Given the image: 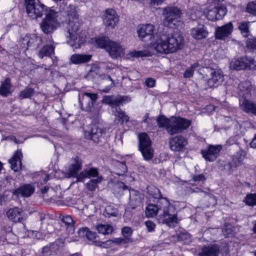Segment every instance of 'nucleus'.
I'll return each instance as SVG.
<instances>
[{"label": "nucleus", "mask_w": 256, "mask_h": 256, "mask_svg": "<svg viewBox=\"0 0 256 256\" xmlns=\"http://www.w3.org/2000/svg\"><path fill=\"white\" fill-rule=\"evenodd\" d=\"M145 225L148 232H150L154 230L156 224L152 220H147L145 222Z\"/></svg>", "instance_id": "59"}, {"label": "nucleus", "mask_w": 256, "mask_h": 256, "mask_svg": "<svg viewBox=\"0 0 256 256\" xmlns=\"http://www.w3.org/2000/svg\"><path fill=\"white\" fill-rule=\"evenodd\" d=\"M165 0H150V3L152 5L158 6L161 4Z\"/></svg>", "instance_id": "63"}, {"label": "nucleus", "mask_w": 256, "mask_h": 256, "mask_svg": "<svg viewBox=\"0 0 256 256\" xmlns=\"http://www.w3.org/2000/svg\"><path fill=\"white\" fill-rule=\"evenodd\" d=\"M219 247L216 244H211L210 246H204L199 253V256H218L219 252Z\"/></svg>", "instance_id": "31"}, {"label": "nucleus", "mask_w": 256, "mask_h": 256, "mask_svg": "<svg viewBox=\"0 0 256 256\" xmlns=\"http://www.w3.org/2000/svg\"><path fill=\"white\" fill-rule=\"evenodd\" d=\"M194 65H192L190 67L186 68L184 74V78H190L192 77L194 74Z\"/></svg>", "instance_id": "57"}, {"label": "nucleus", "mask_w": 256, "mask_h": 256, "mask_svg": "<svg viewBox=\"0 0 256 256\" xmlns=\"http://www.w3.org/2000/svg\"><path fill=\"white\" fill-rule=\"evenodd\" d=\"M67 14L70 18L72 19L70 20H78V14L74 6L70 7V10H67Z\"/></svg>", "instance_id": "54"}, {"label": "nucleus", "mask_w": 256, "mask_h": 256, "mask_svg": "<svg viewBox=\"0 0 256 256\" xmlns=\"http://www.w3.org/2000/svg\"><path fill=\"white\" fill-rule=\"evenodd\" d=\"M191 34L194 39L202 40L207 37L208 32L204 24H198L192 29Z\"/></svg>", "instance_id": "26"}, {"label": "nucleus", "mask_w": 256, "mask_h": 256, "mask_svg": "<svg viewBox=\"0 0 256 256\" xmlns=\"http://www.w3.org/2000/svg\"><path fill=\"white\" fill-rule=\"evenodd\" d=\"M22 154L20 150H16L13 156L8 160L11 168L14 172H18L22 168Z\"/></svg>", "instance_id": "24"}, {"label": "nucleus", "mask_w": 256, "mask_h": 256, "mask_svg": "<svg viewBox=\"0 0 256 256\" xmlns=\"http://www.w3.org/2000/svg\"><path fill=\"white\" fill-rule=\"evenodd\" d=\"M106 50L113 58H118L123 56L124 54V48L120 43L110 40L108 45L106 46Z\"/></svg>", "instance_id": "16"}, {"label": "nucleus", "mask_w": 256, "mask_h": 256, "mask_svg": "<svg viewBox=\"0 0 256 256\" xmlns=\"http://www.w3.org/2000/svg\"><path fill=\"white\" fill-rule=\"evenodd\" d=\"M250 144L251 148H256V134H255L252 142H250Z\"/></svg>", "instance_id": "64"}, {"label": "nucleus", "mask_w": 256, "mask_h": 256, "mask_svg": "<svg viewBox=\"0 0 256 256\" xmlns=\"http://www.w3.org/2000/svg\"><path fill=\"white\" fill-rule=\"evenodd\" d=\"M138 148L146 160H151L154 156L151 140L148 135L142 132L138 134Z\"/></svg>", "instance_id": "10"}, {"label": "nucleus", "mask_w": 256, "mask_h": 256, "mask_svg": "<svg viewBox=\"0 0 256 256\" xmlns=\"http://www.w3.org/2000/svg\"><path fill=\"white\" fill-rule=\"evenodd\" d=\"M104 25L108 28H114L119 21V18L116 12L112 8L105 10L102 15Z\"/></svg>", "instance_id": "12"}, {"label": "nucleus", "mask_w": 256, "mask_h": 256, "mask_svg": "<svg viewBox=\"0 0 256 256\" xmlns=\"http://www.w3.org/2000/svg\"><path fill=\"white\" fill-rule=\"evenodd\" d=\"M58 12L53 10L48 9V10L46 13V18L40 24V28L44 33L50 34L56 29L58 26Z\"/></svg>", "instance_id": "7"}, {"label": "nucleus", "mask_w": 256, "mask_h": 256, "mask_svg": "<svg viewBox=\"0 0 256 256\" xmlns=\"http://www.w3.org/2000/svg\"><path fill=\"white\" fill-rule=\"evenodd\" d=\"M58 240L44 246L42 248L40 256L56 255L60 250Z\"/></svg>", "instance_id": "27"}, {"label": "nucleus", "mask_w": 256, "mask_h": 256, "mask_svg": "<svg viewBox=\"0 0 256 256\" xmlns=\"http://www.w3.org/2000/svg\"><path fill=\"white\" fill-rule=\"evenodd\" d=\"M96 229L98 232L104 235L108 234L113 232V228L110 224H100L96 226Z\"/></svg>", "instance_id": "40"}, {"label": "nucleus", "mask_w": 256, "mask_h": 256, "mask_svg": "<svg viewBox=\"0 0 256 256\" xmlns=\"http://www.w3.org/2000/svg\"><path fill=\"white\" fill-rule=\"evenodd\" d=\"M246 204L252 206L256 205V194H248L244 199Z\"/></svg>", "instance_id": "50"}, {"label": "nucleus", "mask_w": 256, "mask_h": 256, "mask_svg": "<svg viewBox=\"0 0 256 256\" xmlns=\"http://www.w3.org/2000/svg\"><path fill=\"white\" fill-rule=\"evenodd\" d=\"M132 240H130L128 238H124V237L114 238L112 240V244L117 246H122L123 244H127L132 242Z\"/></svg>", "instance_id": "49"}, {"label": "nucleus", "mask_w": 256, "mask_h": 256, "mask_svg": "<svg viewBox=\"0 0 256 256\" xmlns=\"http://www.w3.org/2000/svg\"><path fill=\"white\" fill-rule=\"evenodd\" d=\"M145 212L146 216L148 218H152L158 214L159 222L169 227H175L178 222L175 207L166 198L158 200L156 204H148Z\"/></svg>", "instance_id": "1"}, {"label": "nucleus", "mask_w": 256, "mask_h": 256, "mask_svg": "<svg viewBox=\"0 0 256 256\" xmlns=\"http://www.w3.org/2000/svg\"><path fill=\"white\" fill-rule=\"evenodd\" d=\"M246 10L248 12L256 16V2H249L247 5Z\"/></svg>", "instance_id": "53"}, {"label": "nucleus", "mask_w": 256, "mask_h": 256, "mask_svg": "<svg viewBox=\"0 0 256 256\" xmlns=\"http://www.w3.org/2000/svg\"><path fill=\"white\" fill-rule=\"evenodd\" d=\"M98 98L96 93H84L82 97L79 98L82 108L86 111L90 110Z\"/></svg>", "instance_id": "14"}, {"label": "nucleus", "mask_w": 256, "mask_h": 256, "mask_svg": "<svg viewBox=\"0 0 256 256\" xmlns=\"http://www.w3.org/2000/svg\"><path fill=\"white\" fill-rule=\"evenodd\" d=\"M233 30V25L230 22L222 26L216 28L215 37L216 39L225 40L232 34Z\"/></svg>", "instance_id": "17"}, {"label": "nucleus", "mask_w": 256, "mask_h": 256, "mask_svg": "<svg viewBox=\"0 0 256 256\" xmlns=\"http://www.w3.org/2000/svg\"><path fill=\"white\" fill-rule=\"evenodd\" d=\"M235 64H254V61L253 59L248 57H242L238 58L237 60L235 62Z\"/></svg>", "instance_id": "52"}, {"label": "nucleus", "mask_w": 256, "mask_h": 256, "mask_svg": "<svg viewBox=\"0 0 256 256\" xmlns=\"http://www.w3.org/2000/svg\"><path fill=\"white\" fill-rule=\"evenodd\" d=\"M248 24V22H242L240 23L238 26L239 30H240L242 34L244 37L248 36L250 34Z\"/></svg>", "instance_id": "47"}, {"label": "nucleus", "mask_w": 256, "mask_h": 256, "mask_svg": "<svg viewBox=\"0 0 256 256\" xmlns=\"http://www.w3.org/2000/svg\"><path fill=\"white\" fill-rule=\"evenodd\" d=\"M82 168V160L78 156L72 158L68 164V168L65 173V176L67 178H76V182H78V172Z\"/></svg>", "instance_id": "11"}, {"label": "nucleus", "mask_w": 256, "mask_h": 256, "mask_svg": "<svg viewBox=\"0 0 256 256\" xmlns=\"http://www.w3.org/2000/svg\"><path fill=\"white\" fill-rule=\"evenodd\" d=\"M191 120L180 116L170 118V124L167 128V132L170 135L182 133L190 125Z\"/></svg>", "instance_id": "8"}, {"label": "nucleus", "mask_w": 256, "mask_h": 256, "mask_svg": "<svg viewBox=\"0 0 256 256\" xmlns=\"http://www.w3.org/2000/svg\"><path fill=\"white\" fill-rule=\"evenodd\" d=\"M66 36L68 40L74 48H80L86 41L85 32L80 30V24L78 20H70L66 28Z\"/></svg>", "instance_id": "3"}, {"label": "nucleus", "mask_w": 256, "mask_h": 256, "mask_svg": "<svg viewBox=\"0 0 256 256\" xmlns=\"http://www.w3.org/2000/svg\"><path fill=\"white\" fill-rule=\"evenodd\" d=\"M154 26L150 24H141L137 27V32L140 39L148 42L154 36Z\"/></svg>", "instance_id": "15"}, {"label": "nucleus", "mask_w": 256, "mask_h": 256, "mask_svg": "<svg viewBox=\"0 0 256 256\" xmlns=\"http://www.w3.org/2000/svg\"><path fill=\"white\" fill-rule=\"evenodd\" d=\"M240 106L244 112L256 116V102L244 98L240 100Z\"/></svg>", "instance_id": "22"}, {"label": "nucleus", "mask_w": 256, "mask_h": 256, "mask_svg": "<svg viewBox=\"0 0 256 256\" xmlns=\"http://www.w3.org/2000/svg\"><path fill=\"white\" fill-rule=\"evenodd\" d=\"M114 114L117 117L118 122L121 124H122L124 122H127L129 121V116L126 114V113L122 110L120 108H116L115 111L113 112Z\"/></svg>", "instance_id": "38"}, {"label": "nucleus", "mask_w": 256, "mask_h": 256, "mask_svg": "<svg viewBox=\"0 0 256 256\" xmlns=\"http://www.w3.org/2000/svg\"><path fill=\"white\" fill-rule=\"evenodd\" d=\"M115 68L106 66L104 68H101L98 65H92L91 69L88 70L86 78L89 80L99 78L104 80L102 84H107V86L102 88L101 90L104 92H108L114 86V82L108 74L109 70L113 71Z\"/></svg>", "instance_id": "4"}, {"label": "nucleus", "mask_w": 256, "mask_h": 256, "mask_svg": "<svg viewBox=\"0 0 256 256\" xmlns=\"http://www.w3.org/2000/svg\"><path fill=\"white\" fill-rule=\"evenodd\" d=\"M92 55L85 54H74L70 57V60L74 64L87 63L92 58Z\"/></svg>", "instance_id": "33"}, {"label": "nucleus", "mask_w": 256, "mask_h": 256, "mask_svg": "<svg viewBox=\"0 0 256 256\" xmlns=\"http://www.w3.org/2000/svg\"><path fill=\"white\" fill-rule=\"evenodd\" d=\"M110 40L106 38H95L94 42L96 46L100 48H104L106 50V46L108 45Z\"/></svg>", "instance_id": "45"}, {"label": "nucleus", "mask_w": 256, "mask_h": 256, "mask_svg": "<svg viewBox=\"0 0 256 256\" xmlns=\"http://www.w3.org/2000/svg\"><path fill=\"white\" fill-rule=\"evenodd\" d=\"M6 215L10 220L14 222H22L24 220L23 210L18 207L10 208Z\"/></svg>", "instance_id": "20"}, {"label": "nucleus", "mask_w": 256, "mask_h": 256, "mask_svg": "<svg viewBox=\"0 0 256 256\" xmlns=\"http://www.w3.org/2000/svg\"><path fill=\"white\" fill-rule=\"evenodd\" d=\"M25 4L26 12L32 19L41 18L48 10L47 7L39 0H25Z\"/></svg>", "instance_id": "6"}, {"label": "nucleus", "mask_w": 256, "mask_h": 256, "mask_svg": "<svg viewBox=\"0 0 256 256\" xmlns=\"http://www.w3.org/2000/svg\"><path fill=\"white\" fill-rule=\"evenodd\" d=\"M184 43V40L180 32L166 31L165 34L160 33L151 44L158 52L168 54L182 49Z\"/></svg>", "instance_id": "2"}, {"label": "nucleus", "mask_w": 256, "mask_h": 256, "mask_svg": "<svg viewBox=\"0 0 256 256\" xmlns=\"http://www.w3.org/2000/svg\"><path fill=\"white\" fill-rule=\"evenodd\" d=\"M204 10L200 6H194L192 8L189 9L188 14L192 20H196L201 18L204 15Z\"/></svg>", "instance_id": "35"}, {"label": "nucleus", "mask_w": 256, "mask_h": 256, "mask_svg": "<svg viewBox=\"0 0 256 256\" xmlns=\"http://www.w3.org/2000/svg\"><path fill=\"white\" fill-rule=\"evenodd\" d=\"M246 155V151L242 149H240L237 151L236 155L234 156L233 158L234 166L237 167L242 164V162L244 159Z\"/></svg>", "instance_id": "37"}, {"label": "nucleus", "mask_w": 256, "mask_h": 256, "mask_svg": "<svg viewBox=\"0 0 256 256\" xmlns=\"http://www.w3.org/2000/svg\"><path fill=\"white\" fill-rule=\"evenodd\" d=\"M34 90L29 87L26 88L19 94V97L20 99L30 98L34 94Z\"/></svg>", "instance_id": "43"}, {"label": "nucleus", "mask_w": 256, "mask_h": 256, "mask_svg": "<svg viewBox=\"0 0 256 256\" xmlns=\"http://www.w3.org/2000/svg\"><path fill=\"white\" fill-rule=\"evenodd\" d=\"M60 218L66 227V230L68 234H72L74 233V221L70 216L66 215L65 216H60Z\"/></svg>", "instance_id": "32"}, {"label": "nucleus", "mask_w": 256, "mask_h": 256, "mask_svg": "<svg viewBox=\"0 0 256 256\" xmlns=\"http://www.w3.org/2000/svg\"><path fill=\"white\" fill-rule=\"evenodd\" d=\"M106 214L108 216H117L118 215V209L113 206H108L105 208Z\"/></svg>", "instance_id": "48"}, {"label": "nucleus", "mask_w": 256, "mask_h": 256, "mask_svg": "<svg viewBox=\"0 0 256 256\" xmlns=\"http://www.w3.org/2000/svg\"><path fill=\"white\" fill-rule=\"evenodd\" d=\"M146 85L149 88H153L155 86L156 81L154 78H148L145 81Z\"/></svg>", "instance_id": "61"}, {"label": "nucleus", "mask_w": 256, "mask_h": 256, "mask_svg": "<svg viewBox=\"0 0 256 256\" xmlns=\"http://www.w3.org/2000/svg\"><path fill=\"white\" fill-rule=\"evenodd\" d=\"M238 88L243 92L244 96L248 94L250 92V83L248 81L242 82L239 84Z\"/></svg>", "instance_id": "46"}, {"label": "nucleus", "mask_w": 256, "mask_h": 256, "mask_svg": "<svg viewBox=\"0 0 256 256\" xmlns=\"http://www.w3.org/2000/svg\"><path fill=\"white\" fill-rule=\"evenodd\" d=\"M130 205L132 208L140 206L142 202L140 196L138 192L130 191Z\"/></svg>", "instance_id": "34"}, {"label": "nucleus", "mask_w": 256, "mask_h": 256, "mask_svg": "<svg viewBox=\"0 0 256 256\" xmlns=\"http://www.w3.org/2000/svg\"><path fill=\"white\" fill-rule=\"evenodd\" d=\"M170 118H168L164 116H160L156 118V122L159 128H164L167 131V128L170 124Z\"/></svg>", "instance_id": "42"}, {"label": "nucleus", "mask_w": 256, "mask_h": 256, "mask_svg": "<svg viewBox=\"0 0 256 256\" xmlns=\"http://www.w3.org/2000/svg\"><path fill=\"white\" fill-rule=\"evenodd\" d=\"M106 134V129L98 125L94 124L91 127L89 136L94 142H101Z\"/></svg>", "instance_id": "19"}, {"label": "nucleus", "mask_w": 256, "mask_h": 256, "mask_svg": "<svg viewBox=\"0 0 256 256\" xmlns=\"http://www.w3.org/2000/svg\"><path fill=\"white\" fill-rule=\"evenodd\" d=\"M126 96H105L103 97L102 102L112 106L122 104L124 101L128 100Z\"/></svg>", "instance_id": "23"}, {"label": "nucleus", "mask_w": 256, "mask_h": 256, "mask_svg": "<svg viewBox=\"0 0 256 256\" xmlns=\"http://www.w3.org/2000/svg\"><path fill=\"white\" fill-rule=\"evenodd\" d=\"M248 48L253 50H256V38H250L246 40Z\"/></svg>", "instance_id": "58"}, {"label": "nucleus", "mask_w": 256, "mask_h": 256, "mask_svg": "<svg viewBox=\"0 0 256 256\" xmlns=\"http://www.w3.org/2000/svg\"><path fill=\"white\" fill-rule=\"evenodd\" d=\"M11 88L10 80L9 78H7L4 81L2 82L0 86V94L3 96H7L12 92Z\"/></svg>", "instance_id": "36"}, {"label": "nucleus", "mask_w": 256, "mask_h": 256, "mask_svg": "<svg viewBox=\"0 0 256 256\" xmlns=\"http://www.w3.org/2000/svg\"><path fill=\"white\" fill-rule=\"evenodd\" d=\"M132 233V230L130 227L124 226L122 229V234L124 238H128L130 240H132L130 238Z\"/></svg>", "instance_id": "55"}, {"label": "nucleus", "mask_w": 256, "mask_h": 256, "mask_svg": "<svg viewBox=\"0 0 256 256\" xmlns=\"http://www.w3.org/2000/svg\"><path fill=\"white\" fill-rule=\"evenodd\" d=\"M40 40V38L37 37L35 34H26L20 41L22 50L24 52L29 47L34 46Z\"/></svg>", "instance_id": "21"}, {"label": "nucleus", "mask_w": 256, "mask_h": 256, "mask_svg": "<svg viewBox=\"0 0 256 256\" xmlns=\"http://www.w3.org/2000/svg\"><path fill=\"white\" fill-rule=\"evenodd\" d=\"M54 52V48L51 45L44 46L39 52L38 56L40 58H42L44 56H49Z\"/></svg>", "instance_id": "39"}, {"label": "nucleus", "mask_w": 256, "mask_h": 256, "mask_svg": "<svg viewBox=\"0 0 256 256\" xmlns=\"http://www.w3.org/2000/svg\"><path fill=\"white\" fill-rule=\"evenodd\" d=\"M224 74L220 70H214L211 72V78L208 80L210 87H216L223 80Z\"/></svg>", "instance_id": "25"}, {"label": "nucleus", "mask_w": 256, "mask_h": 256, "mask_svg": "<svg viewBox=\"0 0 256 256\" xmlns=\"http://www.w3.org/2000/svg\"><path fill=\"white\" fill-rule=\"evenodd\" d=\"M223 148L222 145H209L206 149L201 150L203 158L208 162H214L218 156L220 152Z\"/></svg>", "instance_id": "13"}, {"label": "nucleus", "mask_w": 256, "mask_h": 256, "mask_svg": "<svg viewBox=\"0 0 256 256\" xmlns=\"http://www.w3.org/2000/svg\"><path fill=\"white\" fill-rule=\"evenodd\" d=\"M78 234L81 237H86L88 240L94 245H95V242H98V240H96V233L90 230L86 227L80 228L78 230Z\"/></svg>", "instance_id": "29"}, {"label": "nucleus", "mask_w": 256, "mask_h": 256, "mask_svg": "<svg viewBox=\"0 0 256 256\" xmlns=\"http://www.w3.org/2000/svg\"><path fill=\"white\" fill-rule=\"evenodd\" d=\"M95 246L104 248H110L112 246V240H108L105 242H100L98 240V242H95Z\"/></svg>", "instance_id": "51"}, {"label": "nucleus", "mask_w": 256, "mask_h": 256, "mask_svg": "<svg viewBox=\"0 0 256 256\" xmlns=\"http://www.w3.org/2000/svg\"><path fill=\"white\" fill-rule=\"evenodd\" d=\"M193 180L195 182L204 181L206 180V178L204 174H200L194 176Z\"/></svg>", "instance_id": "62"}, {"label": "nucleus", "mask_w": 256, "mask_h": 256, "mask_svg": "<svg viewBox=\"0 0 256 256\" xmlns=\"http://www.w3.org/2000/svg\"><path fill=\"white\" fill-rule=\"evenodd\" d=\"M162 14L164 18V26L174 28L180 24L181 10L175 6H167L163 8Z\"/></svg>", "instance_id": "5"}, {"label": "nucleus", "mask_w": 256, "mask_h": 256, "mask_svg": "<svg viewBox=\"0 0 256 256\" xmlns=\"http://www.w3.org/2000/svg\"><path fill=\"white\" fill-rule=\"evenodd\" d=\"M102 177H98L96 178L90 180L86 184V188L90 191H94L98 188V184L102 181Z\"/></svg>", "instance_id": "41"}, {"label": "nucleus", "mask_w": 256, "mask_h": 256, "mask_svg": "<svg viewBox=\"0 0 256 256\" xmlns=\"http://www.w3.org/2000/svg\"><path fill=\"white\" fill-rule=\"evenodd\" d=\"M34 191V188L31 184H26L14 190L13 194L17 196L28 197Z\"/></svg>", "instance_id": "28"}, {"label": "nucleus", "mask_w": 256, "mask_h": 256, "mask_svg": "<svg viewBox=\"0 0 256 256\" xmlns=\"http://www.w3.org/2000/svg\"><path fill=\"white\" fill-rule=\"evenodd\" d=\"M98 172L96 168H86L81 172L79 174L78 182H82L86 178H98Z\"/></svg>", "instance_id": "30"}, {"label": "nucleus", "mask_w": 256, "mask_h": 256, "mask_svg": "<svg viewBox=\"0 0 256 256\" xmlns=\"http://www.w3.org/2000/svg\"><path fill=\"white\" fill-rule=\"evenodd\" d=\"M148 192L150 195L152 196V198L155 199H158L159 200L161 198H163L161 196L160 192L157 188L154 186H148L147 188Z\"/></svg>", "instance_id": "44"}, {"label": "nucleus", "mask_w": 256, "mask_h": 256, "mask_svg": "<svg viewBox=\"0 0 256 256\" xmlns=\"http://www.w3.org/2000/svg\"><path fill=\"white\" fill-rule=\"evenodd\" d=\"M226 12V7L221 3H214L204 10V15L212 21L222 19Z\"/></svg>", "instance_id": "9"}, {"label": "nucleus", "mask_w": 256, "mask_h": 256, "mask_svg": "<svg viewBox=\"0 0 256 256\" xmlns=\"http://www.w3.org/2000/svg\"><path fill=\"white\" fill-rule=\"evenodd\" d=\"M130 56L128 57V58H130V57L132 58H139L145 56L146 54L144 52L142 51H133L130 52L129 54Z\"/></svg>", "instance_id": "60"}, {"label": "nucleus", "mask_w": 256, "mask_h": 256, "mask_svg": "<svg viewBox=\"0 0 256 256\" xmlns=\"http://www.w3.org/2000/svg\"><path fill=\"white\" fill-rule=\"evenodd\" d=\"M250 65H230V68L234 70H246L248 68L250 69Z\"/></svg>", "instance_id": "56"}, {"label": "nucleus", "mask_w": 256, "mask_h": 256, "mask_svg": "<svg viewBox=\"0 0 256 256\" xmlns=\"http://www.w3.org/2000/svg\"><path fill=\"white\" fill-rule=\"evenodd\" d=\"M170 148L172 151H182L188 144L187 140L181 135L177 136L170 140Z\"/></svg>", "instance_id": "18"}]
</instances>
